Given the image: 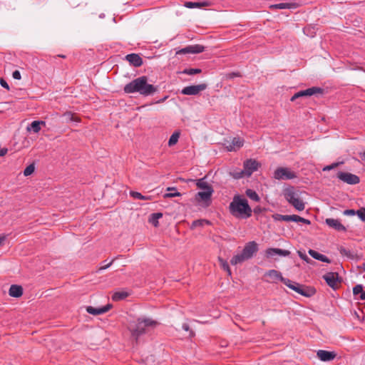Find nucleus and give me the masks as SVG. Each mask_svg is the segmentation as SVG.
I'll use <instances>...</instances> for the list:
<instances>
[{
  "instance_id": "nucleus-1",
  "label": "nucleus",
  "mask_w": 365,
  "mask_h": 365,
  "mask_svg": "<svg viewBox=\"0 0 365 365\" xmlns=\"http://www.w3.org/2000/svg\"><path fill=\"white\" fill-rule=\"evenodd\" d=\"M159 322L149 317H140L128 321L127 329L130 333V338L135 344H138L141 336L146 334L149 328H155Z\"/></svg>"
},
{
  "instance_id": "nucleus-2",
  "label": "nucleus",
  "mask_w": 365,
  "mask_h": 365,
  "mask_svg": "<svg viewBox=\"0 0 365 365\" xmlns=\"http://www.w3.org/2000/svg\"><path fill=\"white\" fill-rule=\"evenodd\" d=\"M158 91V86H155L148 83V77L143 76L133 79L127 83L124 88L125 93H138L143 96H149Z\"/></svg>"
},
{
  "instance_id": "nucleus-3",
  "label": "nucleus",
  "mask_w": 365,
  "mask_h": 365,
  "mask_svg": "<svg viewBox=\"0 0 365 365\" xmlns=\"http://www.w3.org/2000/svg\"><path fill=\"white\" fill-rule=\"evenodd\" d=\"M229 212L237 219H247L252 216V210L247 200L240 195H235L228 207Z\"/></svg>"
},
{
  "instance_id": "nucleus-4",
  "label": "nucleus",
  "mask_w": 365,
  "mask_h": 365,
  "mask_svg": "<svg viewBox=\"0 0 365 365\" xmlns=\"http://www.w3.org/2000/svg\"><path fill=\"white\" fill-rule=\"evenodd\" d=\"M259 246L255 241H250L245 244L242 252L234 255L230 260L232 265L242 264L245 261L250 259L258 252Z\"/></svg>"
},
{
  "instance_id": "nucleus-5",
  "label": "nucleus",
  "mask_w": 365,
  "mask_h": 365,
  "mask_svg": "<svg viewBox=\"0 0 365 365\" xmlns=\"http://www.w3.org/2000/svg\"><path fill=\"white\" fill-rule=\"evenodd\" d=\"M285 285L297 293L306 297H311L317 292L314 287L302 284L297 282L292 281L291 279H289V282H287Z\"/></svg>"
},
{
  "instance_id": "nucleus-6",
  "label": "nucleus",
  "mask_w": 365,
  "mask_h": 365,
  "mask_svg": "<svg viewBox=\"0 0 365 365\" xmlns=\"http://www.w3.org/2000/svg\"><path fill=\"white\" fill-rule=\"evenodd\" d=\"M274 178L277 180H286L297 178V175L288 168L279 167L275 170Z\"/></svg>"
},
{
  "instance_id": "nucleus-7",
  "label": "nucleus",
  "mask_w": 365,
  "mask_h": 365,
  "mask_svg": "<svg viewBox=\"0 0 365 365\" xmlns=\"http://www.w3.org/2000/svg\"><path fill=\"white\" fill-rule=\"evenodd\" d=\"M336 178L349 185H356L360 182V178L358 175L348 172L339 171Z\"/></svg>"
},
{
  "instance_id": "nucleus-8",
  "label": "nucleus",
  "mask_w": 365,
  "mask_h": 365,
  "mask_svg": "<svg viewBox=\"0 0 365 365\" xmlns=\"http://www.w3.org/2000/svg\"><path fill=\"white\" fill-rule=\"evenodd\" d=\"M207 88V84L200 83L198 85H192L184 87L181 91V93L186 96H196L200 92L205 90Z\"/></svg>"
},
{
  "instance_id": "nucleus-9",
  "label": "nucleus",
  "mask_w": 365,
  "mask_h": 365,
  "mask_svg": "<svg viewBox=\"0 0 365 365\" xmlns=\"http://www.w3.org/2000/svg\"><path fill=\"white\" fill-rule=\"evenodd\" d=\"M323 279L326 281L327 284L333 289L338 288V282H341V279L337 272H330L323 276Z\"/></svg>"
},
{
  "instance_id": "nucleus-10",
  "label": "nucleus",
  "mask_w": 365,
  "mask_h": 365,
  "mask_svg": "<svg viewBox=\"0 0 365 365\" xmlns=\"http://www.w3.org/2000/svg\"><path fill=\"white\" fill-rule=\"evenodd\" d=\"M205 47L200 44L190 45L176 51V55L187 53H200L205 51Z\"/></svg>"
},
{
  "instance_id": "nucleus-11",
  "label": "nucleus",
  "mask_w": 365,
  "mask_h": 365,
  "mask_svg": "<svg viewBox=\"0 0 365 365\" xmlns=\"http://www.w3.org/2000/svg\"><path fill=\"white\" fill-rule=\"evenodd\" d=\"M260 164L253 159H249L244 162V172L247 177H250L255 171L257 170Z\"/></svg>"
},
{
  "instance_id": "nucleus-12",
  "label": "nucleus",
  "mask_w": 365,
  "mask_h": 365,
  "mask_svg": "<svg viewBox=\"0 0 365 365\" xmlns=\"http://www.w3.org/2000/svg\"><path fill=\"white\" fill-rule=\"evenodd\" d=\"M325 223L331 228L339 231V232H346V228L344 225H343L339 220L334 219V218H327L325 220Z\"/></svg>"
},
{
  "instance_id": "nucleus-13",
  "label": "nucleus",
  "mask_w": 365,
  "mask_h": 365,
  "mask_svg": "<svg viewBox=\"0 0 365 365\" xmlns=\"http://www.w3.org/2000/svg\"><path fill=\"white\" fill-rule=\"evenodd\" d=\"M290 254L291 252L289 250L279 248H268L265 251V256L267 258L272 257L277 255L282 257H288Z\"/></svg>"
},
{
  "instance_id": "nucleus-14",
  "label": "nucleus",
  "mask_w": 365,
  "mask_h": 365,
  "mask_svg": "<svg viewBox=\"0 0 365 365\" xmlns=\"http://www.w3.org/2000/svg\"><path fill=\"white\" fill-rule=\"evenodd\" d=\"M125 59L134 67H140L143 65V61L138 53H130L125 56Z\"/></svg>"
},
{
  "instance_id": "nucleus-15",
  "label": "nucleus",
  "mask_w": 365,
  "mask_h": 365,
  "mask_svg": "<svg viewBox=\"0 0 365 365\" xmlns=\"http://www.w3.org/2000/svg\"><path fill=\"white\" fill-rule=\"evenodd\" d=\"M264 276H268L274 281L279 280L282 282L283 284H286L287 282H289V279L284 277L281 272L277 271L275 269H270L267 271Z\"/></svg>"
},
{
  "instance_id": "nucleus-16",
  "label": "nucleus",
  "mask_w": 365,
  "mask_h": 365,
  "mask_svg": "<svg viewBox=\"0 0 365 365\" xmlns=\"http://www.w3.org/2000/svg\"><path fill=\"white\" fill-rule=\"evenodd\" d=\"M298 93H299V96H300V98L308 97V96H312L313 95L318 94V93L323 94L324 89L322 88H319V87L313 86V87L309 88L306 90L300 91Z\"/></svg>"
},
{
  "instance_id": "nucleus-17",
  "label": "nucleus",
  "mask_w": 365,
  "mask_h": 365,
  "mask_svg": "<svg viewBox=\"0 0 365 365\" xmlns=\"http://www.w3.org/2000/svg\"><path fill=\"white\" fill-rule=\"evenodd\" d=\"M317 356L322 361H330L336 357V354L334 351L318 350Z\"/></svg>"
},
{
  "instance_id": "nucleus-18",
  "label": "nucleus",
  "mask_w": 365,
  "mask_h": 365,
  "mask_svg": "<svg viewBox=\"0 0 365 365\" xmlns=\"http://www.w3.org/2000/svg\"><path fill=\"white\" fill-rule=\"evenodd\" d=\"M112 305L111 304H107L104 307H100V308H96L91 306H88L86 307V311L88 313L92 315H99L104 314L107 312L110 308Z\"/></svg>"
},
{
  "instance_id": "nucleus-19",
  "label": "nucleus",
  "mask_w": 365,
  "mask_h": 365,
  "mask_svg": "<svg viewBox=\"0 0 365 365\" xmlns=\"http://www.w3.org/2000/svg\"><path fill=\"white\" fill-rule=\"evenodd\" d=\"M213 192H214V191H211L210 190L207 191L198 192L195 195V200L197 202H201V201L205 202H210L211 197H212V195Z\"/></svg>"
},
{
  "instance_id": "nucleus-20",
  "label": "nucleus",
  "mask_w": 365,
  "mask_h": 365,
  "mask_svg": "<svg viewBox=\"0 0 365 365\" xmlns=\"http://www.w3.org/2000/svg\"><path fill=\"white\" fill-rule=\"evenodd\" d=\"M244 145V140L241 139L239 137L233 138L232 142L227 145V149L228 151H235L236 150L240 148Z\"/></svg>"
},
{
  "instance_id": "nucleus-21",
  "label": "nucleus",
  "mask_w": 365,
  "mask_h": 365,
  "mask_svg": "<svg viewBox=\"0 0 365 365\" xmlns=\"http://www.w3.org/2000/svg\"><path fill=\"white\" fill-rule=\"evenodd\" d=\"M283 195L286 200L290 203L292 200L299 197L298 195L295 192L294 187L291 186L284 190Z\"/></svg>"
},
{
  "instance_id": "nucleus-22",
  "label": "nucleus",
  "mask_w": 365,
  "mask_h": 365,
  "mask_svg": "<svg viewBox=\"0 0 365 365\" xmlns=\"http://www.w3.org/2000/svg\"><path fill=\"white\" fill-rule=\"evenodd\" d=\"M9 294L12 297L19 298L23 294V288L21 285L12 284L9 288Z\"/></svg>"
},
{
  "instance_id": "nucleus-23",
  "label": "nucleus",
  "mask_w": 365,
  "mask_h": 365,
  "mask_svg": "<svg viewBox=\"0 0 365 365\" xmlns=\"http://www.w3.org/2000/svg\"><path fill=\"white\" fill-rule=\"evenodd\" d=\"M308 253L312 257H313L315 259L327 263L331 262V260L326 255H322L314 250L309 249Z\"/></svg>"
},
{
  "instance_id": "nucleus-24",
  "label": "nucleus",
  "mask_w": 365,
  "mask_h": 365,
  "mask_svg": "<svg viewBox=\"0 0 365 365\" xmlns=\"http://www.w3.org/2000/svg\"><path fill=\"white\" fill-rule=\"evenodd\" d=\"M205 178L206 177L197 180L196 186L202 191H214L212 186L205 181Z\"/></svg>"
},
{
  "instance_id": "nucleus-25",
  "label": "nucleus",
  "mask_w": 365,
  "mask_h": 365,
  "mask_svg": "<svg viewBox=\"0 0 365 365\" xmlns=\"http://www.w3.org/2000/svg\"><path fill=\"white\" fill-rule=\"evenodd\" d=\"M299 6V5L297 3H279V4H276L272 5L270 6V8L279 9H293L298 8Z\"/></svg>"
},
{
  "instance_id": "nucleus-26",
  "label": "nucleus",
  "mask_w": 365,
  "mask_h": 365,
  "mask_svg": "<svg viewBox=\"0 0 365 365\" xmlns=\"http://www.w3.org/2000/svg\"><path fill=\"white\" fill-rule=\"evenodd\" d=\"M211 3L207 1H204L202 2H192V1H186L185 2V6L189 9H194V8H201L204 6H210Z\"/></svg>"
},
{
  "instance_id": "nucleus-27",
  "label": "nucleus",
  "mask_w": 365,
  "mask_h": 365,
  "mask_svg": "<svg viewBox=\"0 0 365 365\" xmlns=\"http://www.w3.org/2000/svg\"><path fill=\"white\" fill-rule=\"evenodd\" d=\"M162 212H153L150 215L148 222L151 223L155 227L159 226L158 220L163 217Z\"/></svg>"
},
{
  "instance_id": "nucleus-28",
  "label": "nucleus",
  "mask_w": 365,
  "mask_h": 365,
  "mask_svg": "<svg viewBox=\"0 0 365 365\" xmlns=\"http://www.w3.org/2000/svg\"><path fill=\"white\" fill-rule=\"evenodd\" d=\"M41 125H45V122L42 120H34L28 125L27 130L29 131L32 130L34 133H36L41 130Z\"/></svg>"
},
{
  "instance_id": "nucleus-29",
  "label": "nucleus",
  "mask_w": 365,
  "mask_h": 365,
  "mask_svg": "<svg viewBox=\"0 0 365 365\" xmlns=\"http://www.w3.org/2000/svg\"><path fill=\"white\" fill-rule=\"evenodd\" d=\"M296 215H288L277 214L274 216V217L276 220L285 221V222H289V221L295 222Z\"/></svg>"
},
{
  "instance_id": "nucleus-30",
  "label": "nucleus",
  "mask_w": 365,
  "mask_h": 365,
  "mask_svg": "<svg viewBox=\"0 0 365 365\" xmlns=\"http://www.w3.org/2000/svg\"><path fill=\"white\" fill-rule=\"evenodd\" d=\"M167 191H170V192L164 194V198H171L174 197L181 196L182 194L177 191V188L175 187H169L167 188Z\"/></svg>"
},
{
  "instance_id": "nucleus-31",
  "label": "nucleus",
  "mask_w": 365,
  "mask_h": 365,
  "mask_svg": "<svg viewBox=\"0 0 365 365\" xmlns=\"http://www.w3.org/2000/svg\"><path fill=\"white\" fill-rule=\"evenodd\" d=\"M289 204L292 205L298 211H302L305 208L304 202L299 197L292 200Z\"/></svg>"
},
{
  "instance_id": "nucleus-32",
  "label": "nucleus",
  "mask_w": 365,
  "mask_h": 365,
  "mask_svg": "<svg viewBox=\"0 0 365 365\" xmlns=\"http://www.w3.org/2000/svg\"><path fill=\"white\" fill-rule=\"evenodd\" d=\"M128 293L127 292H116L112 296V299L115 302L120 301L125 299L128 297Z\"/></svg>"
},
{
  "instance_id": "nucleus-33",
  "label": "nucleus",
  "mask_w": 365,
  "mask_h": 365,
  "mask_svg": "<svg viewBox=\"0 0 365 365\" xmlns=\"http://www.w3.org/2000/svg\"><path fill=\"white\" fill-rule=\"evenodd\" d=\"M245 194L248 197H250L255 202H259L260 200V197H259L256 191H255L254 190L247 189L245 191Z\"/></svg>"
},
{
  "instance_id": "nucleus-34",
  "label": "nucleus",
  "mask_w": 365,
  "mask_h": 365,
  "mask_svg": "<svg viewBox=\"0 0 365 365\" xmlns=\"http://www.w3.org/2000/svg\"><path fill=\"white\" fill-rule=\"evenodd\" d=\"M130 195L135 199L143 200H148L151 199V196L150 195H143L141 193L133 190L130 192Z\"/></svg>"
},
{
  "instance_id": "nucleus-35",
  "label": "nucleus",
  "mask_w": 365,
  "mask_h": 365,
  "mask_svg": "<svg viewBox=\"0 0 365 365\" xmlns=\"http://www.w3.org/2000/svg\"><path fill=\"white\" fill-rule=\"evenodd\" d=\"M180 135V133L179 131L174 132L169 138L168 145L173 146V145H175L178 141Z\"/></svg>"
},
{
  "instance_id": "nucleus-36",
  "label": "nucleus",
  "mask_w": 365,
  "mask_h": 365,
  "mask_svg": "<svg viewBox=\"0 0 365 365\" xmlns=\"http://www.w3.org/2000/svg\"><path fill=\"white\" fill-rule=\"evenodd\" d=\"M63 117L65 118L66 122L68 121H75V122H79L80 119L78 117L76 116L74 114H73L71 112H66Z\"/></svg>"
},
{
  "instance_id": "nucleus-37",
  "label": "nucleus",
  "mask_w": 365,
  "mask_h": 365,
  "mask_svg": "<svg viewBox=\"0 0 365 365\" xmlns=\"http://www.w3.org/2000/svg\"><path fill=\"white\" fill-rule=\"evenodd\" d=\"M205 224L210 225V222L207 220H194L191 225L190 229L192 230L197 227H202Z\"/></svg>"
},
{
  "instance_id": "nucleus-38",
  "label": "nucleus",
  "mask_w": 365,
  "mask_h": 365,
  "mask_svg": "<svg viewBox=\"0 0 365 365\" xmlns=\"http://www.w3.org/2000/svg\"><path fill=\"white\" fill-rule=\"evenodd\" d=\"M339 252L340 254H341L342 255H345L347 257H349V259H355V257H356V255L354 254L352 252H351L350 250H346V248L341 247H340L339 249Z\"/></svg>"
},
{
  "instance_id": "nucleus-39",
  "label": "nucleus",
  "mask_w": 365,
  "mask_h": 365,
  "mask_svg": "<svg viewBox=\"0 0 365 365\" xmlns=\"http://www.w3.org/2000/svg\"><path fill=\"white\" fill-rule=\"evenodd\" d=\"M219 262H220V265L222 268L227 272L229 275H231L232 272L230 268V266L226 260L223 259L221 257H219Z\"/></svg>"
},
{
  "instance_id": "nucleus-40",
  "label": "nucleus",
  "mask_w": 365,
  "mask_h": 365,
  "mask_svg": "<svg viewBox=\"0 0 365 365\" xmlns=\"http://www.w3.org/2000/svg\"><path fill=\"white\" fill-rule=\"evenodd\" d=\"M201 72L202 70L200 68H185L181 73L187 75H195Z\"/></svg>"
},
{
  "instance_id": "nucleus-41",
  "label": "nucleus",
  "mask_w": 365,
  "mask_h": 365,
  "mask_svg": "<svg viewBox=\"0 0 365 365\" xmlns=\"http://www.w3.org/2000/svg\"><path fill=\"white\" fill-rule=\"evenodd\" d=\"M297 253L299 255V257L302 260L305 261L307 263L310 264H315V262L313 261L312 259H311L310 258H309L305 253H303L301 251H298Z\"/></svg>"
},
{
  "instance_id": "nucleus-42",
  "label": "nucleus",
  "mask_w": 365,
  "mask_h": 365,
  "mask_svg": "<svg viewBox=\"0 0 365 365\" xmlns=\"http://www.w3.org/2000/svg\"><path fill=\"white\" fill-rule=\"evenodd\" d=\"M34 170H35V166H34V164L32 163V164H30L29 165H28L24 170V175L25 176H29L30 175H31L34 172Z\"/></svg>"
},
{
  "instance_id": "nucleus-43",
  "label": "nucleus",
  "mask_w": 365,
  "mask_h": 365,
  "mask_svg": "<svg viewBox=\"0 0 365 365\" xmlns=\"http://www.w3.org/2000/svg\"><path fill=\"white\" fill-rule=\"evenodd\" d=\"M356 215L364 222H365V207H361L356 211Z\"/></svg>"
},
{
  "instance_id": "nucleus-44",
  "label": "nucleus",
  "mask_w": 365,
  "mask_h": 365,
  "mask_svg": "<svg viewBox=\"0 0 365 365\" xmlns=\"http://www.w3.org/2000/svg\"><path fill=\"white\" fill-rule=\"evenodd\" d=\"M343 162H338V163H334L331 165H327L325 167H324V168L322 169L323 171H329L331 170H333L336 168H337L339 165L342 164Z\"/></svg>"
},
{
  "instance_id": "nucleus-45",
  "label": "nucleus",
  "mask_w": 365,
  "mask_h": 365,
  "mask_svg": "<svg viewBox=\"0 0 365 365\" xmlns=\"http://www.w3.org/2000/svg\"><path fill=\"white\" fill-rule=\"evenodd\" d=\"M364 290V287L362 284H357L353 288V294L354 296L360 294Z\"/></svg>"
},
{
  "instance_id": "nucleus-46",
  "label": "nucleus",
  "mask_w": 365,
  "mask_h": 365,
  "mask_svg": "<svg viewBox=\"0 0 365 365\" xmlns=\"http://www.w3.org/2000/svg\"><path fill=\"white\" fill-rule=\"evenodd\" d=\"M232 175L233 178L235 179H240V178L246 176L245 173L244 172V170H242L238 172H234L232 173Z\"/></svg>"
},
{
  "instance_id": "nucleus-47",
  "label": "nucleus",
  "mask_w": 365,
  "mask_h": 365,
  "mask_svg": "<svg viewBox=\"0 0 365 365\" xmlns=\"http://www.w3.org/2000/svg\"><path fill=\"white\" fill-rule=\"evenodd\" d=\"M295 222H302V223H304L306 225H310L311 224V221L309 220L305 219V218L302 217H300L299 215H296Z\"/></svg>"
},
{
  "instance_id": "nucleus-48",
  "label": "nucleus",
  "mask_w": 365,
  "mask_h": 365,
  "mask_svg": "<svg viewBox=\"0 0 365 365\" xmlns=\"http://www.w3.org/2000/svg\"><path fill=\"white\" fill-rule=\"evenodd\" d=\"M182 328L183 330H185L186 331H190V336L192 337L195 335V333L193 332V331L190 329V326L187 324H186V323L183 324L182 326Z\"/></svg>"
},
{
  "instance_id": "nucleus-49",
  "label": "nucleus",
  "mask_w": 365,
  "mask_h": 365,
  "mask_svg": "<svg viewBox=\"0 0 365 365\" xmlns=\"http://www.w3.org/2000/svg\"><path fill=\"white\" fill-rule=\"evenodd\" d=\"M0 85H1L3 88H6V90H8V91L10 89V87H9V86L8 83H7V82L6 81V80H5V79H4L3 78H0Z\"/></svg>"
},
{
  "instance_id": "nucleus-50",
  "label": "nucleus",
  "mask_w": 365,
  "mask_h": 365,
  "mask_svg": "<svg viewBox=\"0 0 365 365\" xmlns=\"http://www.w3.org/2000/svg\"><path fill=\"white\" fill-rule=\"evenodd\" d=\"M343 214H344V215H350V216H353V215H356V210H352V209L345 210L343 212Z\"/></svg>"
},
{
  "instance_id": "nucleus-51",
  "label": "nucleus",
  "mask_w": 365,
  "mask_h": 365,
  "mask_svg": "<svg viewBox=\"0 0 365 365\" xmlns=\"http://www.w3.org/2000/svg\"><path fill=\"white\" fill-rule=\"evenodd\" d=\"M116 258H114L111 260V262H110L108 264H105L104 265L101 266L100 268H99V271H101V270H104V269H108V267H110V265L113 264V262L115 260Z\"/></svg>"
},
{
  "instance_id": "nucleus-52",
  "label": "nucleus",
  "mask_w": 365,
  "mask_h": 365,
  "mask_svg": "<svg viewBox=\"0 0 365 365\" xmlns=\"http://www.w3.org/2000/svg\"><path fill=\"white\" fill-rule=\"evenodd\" d=\"M12 77L14 79L20 80L21 78V73L19 72V71H18V70L14 71L12 73Z\"/></svg>"
},
{
  "instance_id": "nucleus-53",
  "label": "nucleus",
  "mask_w": 365,
  "mask_h": 365,
  "mask_svg": "<svg viewBox=\"0 0 365 365\" xmlns=\"http://www.w3.org/2000/svg\"><path fill=\"white\" fill-rule=\"evenodd\" d=\"M264 210H265L264 208L260 207V206H257L254 208V210H252V212L255 213V214H259L261 212H262Z\"/></svg>"
},
{
  "instance_id": "nucleus-54",
  "label": "nucleus",
  "mask_w": 365,
  "mask_h": 365,
  "mask_svg": "<svg viewBox=\"0 0 365 365\" xmlns=\"http://www.w3.org/2000/svg\"><path fill=\"white\" fill-rule=\"evenodd\" d=\"M227 78H234L235 77H239V76H241V75L240 74V73L238 72H232V73H230L227 75Z\"/></svg>"
},
{
  "instance_id": "nucleus-55",
  "label": "nucleus",
  "mask_w": 365,
  "mask_h": 365,
  "mask_svg": "<svg viewBox=\"0 0 365 365\" xmlns=\"http://www.w3.org/2000/svg\"><path fill=\"white\" fill-rule=\"evenodd\" d=\"M8 152V149L7 148H2L0 150V157H3Z\"/></svg>"
},
{
  "instance_id": "nucleus-56",
  "label": "nucleus",
  "mask_w": 365,
  "mask_h": 365,
  "mask_svg": "<svg viewBox=\"0 0 365 365\" xmlns=\"http://www.w3.org/2000/svg\"><path fill=\"white\" fill-rule=\"evenodd\" d=\"M299 98H300V96H299V93L297 92L294 96H292L290 101L293 102Z\"/></svg>"
},
{
  "instance_id": "nucleus-57",
  "label": "nucleus",
  "mask_w": 365,
  "mask_h": 365,
  "mask_svg": "<svg viewBox=\"0 0 365 365\" xmlns=\"http://www.w3.org/2000/svg\"><path fill=\"white\" fill-rule=\"evenodd\" d=\"M168 98V96H165V97H163V98H160L158 101H155V103H163L164 101H165V100Z\"/></svg>"
},
{
  "instance_id": "nucleus-58",
  "label": "nucleus",
  "mask_w": 365,
  "mask_h": 365,
  "mask_svg": "<svg viewBox=\"0 0 365 365\" xmlns=\"http://www.w3.org/2000/svg\"><path fill=\"white\" fill-rule=\"evenodd\" d=\"M359 299L361 300H365V291L363 290V292L360 294Z\"/></svg>"
},
{
  "instance_id": "nucleus-59",
  "label": "nucleus",
  "mask_w": 365,
  "mask_h": 365,
  "mask_svg": "<svg viewBox=\"0 0 365 365\" xmlns=\"http://www.w3.org/2000/svg\"><path fill=\"white\" fill-rule=\"evenodd\" d=\"M6 236H1L0 237V245L3 243V242L5 240Z\"/></svg>"
},
{
  "instance_id": "nucleus-60",
  "label": "nucleus",
  "mask_w": 365,
  "mask_h": 365,
  "mask_svg": "<svg viewBox=\"0 0 365 365\" xmlns=\"http://www.w3.org/2000/svg\"><path fill=\"white\" fill-rule=\"evenodd\" d=\"M310 31V29L309 28H304V33L306 34L307 35H309L308 33H307V31Z\"/></svg>"
},
{
  "instance_id": "nucleus-61",
  "label": "nucleus",
  "mask_w": 365,
  "mask_h": 365,
  "mask_svg": "<svg viewBox=\"0 0 365 365\" xmlns=\"http://www.w3.org/2000/svg\"><path fill=\"white\" fill-rule=\"evenodd\" d=\"M361 158L365 160V151L361 154Z\"/></svg>"
},
{
  "instance_id": "nucleus-62",
  "label": "nucleus",
  "mask_w": 365,
  "mask_h": 365,
  "mask_svg": "<svg viewBox=\"0 0 365 365\" xmlns=\"http://www.w3.org/2000/svg\"><path fill=\"white\" fill-rule=\"evenodd\" d=\"M361 267L363 268L364 270H365V262L362 264Z\"/></svg>"
},
{
  "instance_id": "nucleus-63",
  "label": "nucleus",
  "mask_w": 365,
  "mask_h": 365,
  "mask_svg": "<svg viewBox=\"0 0 365 365\" xmlns=\"http://www.w3.org/2000/svg\"><path fill=\"white\" fill-rule=\"evenodd\" d=\"M58 56L61 57V58H66V56H64V55H58Z\"/></svg>"
}]
</instances>
